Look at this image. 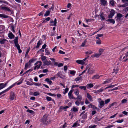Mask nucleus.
<instances>
[{
    "instance_id": "nucleus-1",
    "label": "nucleus",
    "mask_w": 128,
    "mask_h": 128,
    "mask_svg": "<svg viewBox=\"0 0 128 128\" xmlns=\"http://www.w3.org/2000/svg\"><path fill=\"white\" fill-rule=\"evenodd\" d=\"M50 121L48 120V118L46 115H44L41 120V122L44 125L48 124Z\"/></svg>"
},
{
    "instance_id": "nucleus-2",
    "label": "nucleus",
    "mask_w": 128,
    "mask_h": 128,
    "mask_svg": "<svg viewBox=\"0 0 128 128\" xmlns=\"http://www.w3.org/2000/svg\"><path fill=\"white\" fill-rule=\"evenodd\" d=\"M122 2L124 4L122 5H119L118 6L119 7H125L128 6V0H122Z\"/></svg>"
},
{
    "instance_id": "nucleus-3",
    "label": "nucleus",
    "mask_w": 128,
    "mask_h": 128,
    "mask_svg": "<svg viewBox=\"0 0 128 128\" xmlns=\"http://www.w3.org/2000/svg\"><path fill=\"white\" fill-rule=\"evenodd\" d=\"M18 36L16 37L15 38L14 40V43L15 45V46L18 49L20 48V45L18 44Z\"/></svg>"
},
{
    "instance_id": "nucleus-4",
    "label": "nucleus",
    "mask_w": 128,
    "mask_h": 128,
    "mask_svg": "<svg viewBox=\"0 0 128 128\" xmlns=\"http://www.w3.org/2000/svg\"><path fill=\"white\" fill-rule=\"evenodd\" d=\"M115 14V11L113 9H112L110 12L108 16V18L109 19L112 18Z\"/></svg>"
},
{
    "instance_id": "nucleus-5",
    "label": "nucleus",
    "mask_w": 128,
    "mask_h": 128,
    "mask_svg": "<svg viewBox=\"0 0 128 128\" xmlns=\"http://www.w3.org/2000/svg\"><path fill=\"white\" fill-rule=\"evenodd\" d=\"M15 83L14 84H13L12 85L10 86H9L7 89L4 90L2 92H0V95H2L3 93H5L6 92L8 91L12 87H13L15 85Z\"/></svg>"
},
{
    "instance_id": "nucleus-6",
    "label": "nucleus",
    "mask_w": 128,
    "mask_h": 128,
    "mask_svg": "<svg viewBox=\"0 0 128 128\" xmlns=\"http://www.w3.org/2000/svg\"><path fill=\"white\" fill-rule=\"evenodd\" d=\"M15 83L14 84H13L12 85L10 86H9L7 89L4 90L2 92H0V95H2L3 93H5L6 92L8 91L12 87H13L15 85Z\"/></svg>"
},
{
    "instance_id": "nucleus-7",
    "label": "nucleus",
    "mask_w": 128,
    "mask_h": 128,
    "mask_svg": "<svg viewBox=\"0 0 128 128\" xmlns=\"http://www.w3.org/2000/svg\"><path fill=\"white\" fill-rule=\"evenodd\" d=\"M74 91V90H71L68 93V96L70 98H71L72 99H76V98L74 97L73 95L72 94V92Z\"/></svg>"
},
{
    "instance_id": "nucleus-8",
    "label": "nucleus",
    "mask_w": 128,
    "mask_h": 128,
    "mask_svg": "<svg viewBox=\"0 0 128 128\" xmlns=\"http://www.w3.org/2000/svg\"><path fill=\"white\" fill-rule=\"evenodd\" d=\"M0 8L2 10H3L5 11H7L10 12L11 11L10 10L9 8L6 6H0Z\"/></svg>"
},
{
    "instance_id": "nucleus-9",
    "label": "nucleus",
    "mask_w": 128,
    "mask_h": 128,
    "mask_svg": "<svg viewBox=\"0 0 128 128\" xmlns=\"http://www.w3.org/2000/svg\"><path fill=\"white\" fill-rule=\"evenodd\" d=\"M42 40L40 39L39 41L38 42L37 45L36 47H34V48H33V50H34V49L35 48H38L40 46V45L42 44Z\"/></svg>"
},
{
    "instance_id": "nucleus-10",
    "label": "nucleus",
    "mask_w": 128,
    "mask_h": 128,
    "mask_svg": "<svg viewBox=\"0 0 128 128\" xmlns=\"http://www.w3.org/2000/svg\"><path fill=\"white\" fill-rule=\"evenodd\" d=\"M15 96V94L13 92H11L9 98L10 99L12 100H14Z\"/></svg>"
},
{
    "instance_id": "nucleus-11",
    "label": "nucleus",
    "mask_w": 128,
    "mask_h": 128,
    "mask_svg": "<svg viewBox=\"0 0 128 128\" xmlns=\"http://www.w3.org/2000/svg\"><path fill=\"white\" fill-rule=\"evenodd\" d=\"M43 63V66H45L46 65L48 66L51 63V62L50 61H48L46 60V61H44Z\"/></svg>"
},
{
    "instance_id": "nucleus-12",
    "label": "nucleus",
    "mask_w": 128,
    "mask_h": 128,
    "mask_svg": "<svg viewBox=\"0 0 128 128\" xmlns=\"http://www.w3.org/2000/svg\"><path fill=\"white\" fill-rule=\"evenodd\" d=\"M99 103L98 106L100 108H102L104 105V101L103 100H102L101 102H99Z\"/></svg>"
},
{
    "instance_id": "nucleus-13",
    "label": "nucleus",
    "mask_w": 128,
    "mask_h": 128,
    "mask_svg": "<svg viewBox=\"0 0 128 128\" xmlns=\"http://www.w3.org/2000/svg\"><path fill=\"white\" fill-rule=\"evenodd\" d=\"M56 76H58L59 78L63 79L64 76L62 74L61 71L58 72L56 74Z\"/></svg>"
},
{
    "instance_id": "nucleus-14",
    "label": "nucleus",
    "mask_w": 128,
    "mask_h": 128,
    "mask_svg": "<svg viewBox=\"0 0 128 128\" xmlns=\"http://www.w3.org/2000/svg\"><path fill=\"white\" fill-rule=\"evenodd\" d=\"M7 83V82H6L4 84V83L0 84V90L4 88L6 86Z\"/></svg>"
},
{
    "instance_id": "nucleus-15",
    "label": "nucleus",
    "mask_w": 128,
    "mask_h": 128,
    "mask_svg": "<svg viewBox=\"0 0 128 128\" xmlns=\"http://www.w3.org/2000/svg\"><path fill=\"white\" fill-rule=\"evenodd\" d=\"M8 36L10 39H12L14 38V36L11 32L9 33L8 35Z\"/></svg>"
},
{
    "instance_id": "nucleus-16",
    "label": "nucleus",
    "mask_w": 128,
    "mask_h": 128,
    "mask_svg": "<svg viewBox=\"0 0 128 128\" xmlns=\"http://www.w3.org/2000/svg\"><path fill=\"white\" fill-rule=\"evenodd\" d=\"M7 41V40L6 39H0V44H5V42Z\"/></svg>"
},
{
    "instance_id": "nucleus-17",
    "label": "nucleus",
    "mask_w": 128,
    "mask_h": 128,
    "mask_svg": "<svg viewBox=\"0 0 128 128\" xmlns=\"http://www.w3.org/2000/svg\"><path fill=\"white\" fill-rule=\"evenodd\" d=\"M87 97L88 98L90 101H92V98L91 96L88 93H87Z\"/></svg>"
},
{
    "instance_id": "nucleus-18",
    "label": "nucleus",
    "mask_w": 128,
    "mask_h": 128,
    "mask_svg": "<svg viewBox=\"0 0 128 128\" xmlns=\"http://www.w3.org/2000/svg\"><path fill=\"white\" fill-rule=\"evenodd\" d=\"M76 62L79 64L83 65L84 64V62H83L82 60H78L76 61Z\"/></svg>"
},
{
    "instance_id": "nucleus-19",
    "label": "nucleus",
    "mask_w": 128,
    "mask_h": 128,
    "mask_svg": "<svg viewBox=\"0 0 128 128\" xmlns=\"http://www.w3.org/2000/svg\"><path fill=\"white\" fill-rule=\"evenodd\" d=\"M53 22L54 23L53 25L54 26H56V18H55L54 20V21L53 20H51L50 22V23H52Z\"/></svg>"
},
{
    "instance_id": "nucleus-20",
    "label": "nucleus",
    "mask_w": 128,
    "mask_h": 128,
    "mask_svg": "<svg viewBox=\"0 0 128 128\" xmlns=\"http://www.w3.org/2000/svg\"><path fill=\"white\" fill-rule=\"evenodd\" d=\"M108 22H110V23H112V24H114L115 23V21L114 19H109L106 20Z\"/></svg>"
},
{
    "instance_id": "nucleus-21",
    "label": "nucleus",
    "mask_w": 128,
    "mask_h": 128,
    "mask_svg": "<svg viewBox=\"0 0 128 128\" xmlns=\"http://www.w3.org/2000/svg\"><path fill=\"white\" fill-rule=\"evenodd\" d=\"M0 17L3 18H9V16L4 14H0Z\"/></svg>"
},
{
    "instance_id": "nucleus-22",
    "label": "nucleus",
    "mask_w": 128,
    "mask_h": 128,
    "mask_svg": "<svg viewBox=\"0 0 128 128\" xmlns=\"http://www.w3.org/2000/svg\"><path fill=\"white\" fill-rule=\"evenodd\" d=\"M94 72V71L92 68H90L88 70V73L90 74H92Z\"/></svg>"
},
{
    "instance_id": "nucleus-23",
    "label": "nucleus",
    "mask_w": 128,
    "mask_h": 128,
    "mask_svg": "<svg viewBox=\"0 0 128 128\" xmlns=\"http://www.w3.org/2000/svg\"><path fill=\"white\" fill-rule=\"evenodd\" d=\"M78 108H77L75 107H73L72 108V109L71 110L72 111L74 112H78Z\"/></svg>"
},
{
    "instance_id": "nucleus-24",
    "label": "nucleus",
    "mask_w": 128,
    "mask_h": 128,
    "mask_svg": "<svg viewBox=\"0 0 128 128\" xmlns=\"http://www.w3.org/2000/svg\"><path fill=\"white\" fill-rule=\"evenodd\" d=\"M94 86V85L93 84L90 83L88 84L86 86L87 88H91L92 87Z\"/></svg>"
},
{
    "instance_id": "nucleus-25",
    "label": "nucleus",
    "mask_w": 128,
    "mask_h": 128,
    "mask_svg": "<svg viewBox=\"0 0 128 128\" xmlns=\"http://www.w3.org/2000/svg\"><path fill=\"white\" fill-rule=\"evenodd\" d=\"M44 81L47 82L49 84L51 85L52 83V81L51 80H50L48 78H46Z\"/></svg>"
},
{
    "instance_id": "nucleus-26",
    "label": "nucleus",
    "mask_w": 128,
    "mask_h": 128,
    "mask_svg": "<svg viewBox=\"0 0 128 128\" xmlns=\"http://www.w3.org/2000/svg\"><path fill=\"white\" fill-rule=\"evenodd\" d=\"M36 59L32 58V59L30 60H29L28 62L30 64L34 62V61H36Z\"/></svg>"
},
{
    "instance_id": "nucleus-27",
    "label": "nucleus",
    "mask_w": 128,
    "mask_h": 128,
    "mask_svg": "<svg viewBox=\"0 0 128 128\" xmlns=\"http://www.w3.org/2000/svg\"><path fill=\"white\" fill-rule=\"evenodd\" d=\"M100 2H101V5L103 6H105L107 2L105 0H101Z\"/></svg>"
},
{
    "instance_id": "nucleus-28",
    "label": "nucleus",
    "mask_w": 128,
    "mask_h": 128,
    "mask_svg": "<svg viewBox=\"0 0 128 128\" xmlns=\"http://www.w3.org/2000/svg\"><path fill=\"white\" fill-rule=\"evenodd\" d=\"M10 26H11V30H12L13 32L14 33L15 32L13 24H10Z\"/></svg>"
},
{
    "instance_id": "nucleus-29",
    "label": "nucleus",
    "mask_w": 128,
    "mask_h": 128,
    "mask_svg": "<svg viewBox=\"0 0 128 128\" xmlns=\"http://www.w3.org/2000/svg\"><path fill=\"white\" fill-rule=\"evenodd\" d=\"M99 78L100 76L98 74H96L94 75L92 78L93 79H96L98 78Z\"/></svg>"
},
{
    "instance_id": "nucleus-30",
    "label": "nucleus",
    "mask_w": 128,
    "mask_h": 128,
    "mask_svg": "<svg viewBox=\"0 0 128 128\" xmlns=\"http://www.w3.org/2000/svg\"><path fill=\"white\" fill-rule=\"evenodd\" d=\"M50 11L49 10L46 11L45 13L44 14V16H49L50 14Z\"/></svg>"
},
{
    "instance_id": "nucleus-31",
    "label": "nucleus",
    "mask_w": 128,
    "mask_h": 128,
    "mask_svg": "<svg viewBox=\"0 0 128 128\" xmlns=\"http://www.w3.org/2000/svg\"><path fill=\"white\" fill-rule=\"evenodd\" d=\"M111 80V79L110 78L106 80L103 83V84H105L110 82V80Z\"/></svg>"
},
{
    "instance_id": "nucleus-32",
    "label": "nucleus",
    "mask_w": 128,
    "mask_h": 128,
    "mask_svg": "<svg viewBox=\"0 0 128 128\" xmlns=\"http://www.w3.org/2000/svg\"><path fill=\"white\" fill-rule=\"evenodd\" d=\"M76 99L80 101H81L82 99V97L81 96L78 95V96Z\"/></svg>"
},
{
    "instance_id": "nucleus-33",
    "label": "nucleus",
    "mask_w": 128,
    "mask_h": 128,
    "mask_svg": "<svg viewBox=\"0 0 128 128\" xmlns=\"http://www.w3.org/2000/svg\"><path fill=\"white\" fill-rule=\"evenodd\" d=\"M81 89H83L84 90H86V87L85 86H81L79 87Z\"/></svg>"
},
{
    "instance_id": "nucleus-34",
    "label": "nucleus",
    "mask_w": 128,
    "mask_h": 128,
    "mask_svg": "<svg viewBox=\"0 0 128 128\" xmlns=\"http://www.w3.org/2000/svg\"><path fill=\"white\" fill-rule=\"evenodd\" d=\"M79 92V91L78 89H76L74 91V93L76 95L78 96V94Z\"/></svg>"
},
{
    "instance_id": "nucleus-35",
    "label": "nucleus",
    "mask_w": 128,
    "mask_h": 128,
    "mask_svg": "<svg viewBox=\"0 0 128 128\" xmlns=\"http://www.w3.org/2000/svg\"><path fill=\"white\" fill-rule=\"evenodd\" d=\"M122 17V15L120 13H118L117 14L116 16V18H121Z\"/></svg>"
},
{
    "instance_id": "nucleus-36",
    "label": "nucleus",
    "mask_w": 128,
    "mask_h": 128,
    "mask_svg": "<svg viewBox=\"0 0 128 128\" xmlns=\"http://www.w3.org/2000/svg\"><path fill=\"white\" fill-rule=\"evenodd\" d=\"M87 113H86L85 114H84L82 116V118L83 119H85L87 117Z\"/></svg>"
},
{
    "instance_id": "nucleus-37",
    "label": "nucleus",
    "mask_w": 128,
    "mask_h": 128,
    "mask_svg": "<svg viewBox=\"0 0 128 128\" xmlns=\"http://www.w3.org/2000/svg\"><path fill=\"white\" fill-rule=\"evenodd\" d=\"M30 64L28 62L26 63L25 65V66L24 68V69L25 70H26L27 68H28V66L30 65Z\"/></svg>"
},
{
    "instance_id": "nucleus-38",
    "label": "nucleus",
    "mask_w": 128,
    "mask_h": 128,
    "mask_svg": "<svg viewBox=\"0 0 128 128\" xmlns=\"http://www.w3.org/2000/svg\"><path fill=\"white\" fill-rule=\"evenodd\" d=\"M104 118V117H102L101 118L99 119L98 117H96L95 118V120L97 121H100L102 120V119L103 118Z\"/></svg>"
},
{
    "instance_id": "nucleus-39",
    "label": "nucleus",
    "mask_w": 128,
    "mask_h": 128,
    "mask_svg": "<svg viewBox=\"0 0 128 128\" xmlns=\"http://www.w3.org/2000/svg\"><path fill=\"white\" fill-rule=\"evenodd\" d=\"M77 125H78V126H79V124H78L77 122H76L73 124L72 126V127H75Z\"/></svg>"
},
{
    "instance_id": "nucleus-40",
    "label": "nucleus",
    "mask_w": 128,
    "mask_h": 128,
    "mask_svg": "<svg viewBox=\"0 0 128 128\" xmlns=\"http://www.w3.org/2000/svg\"><path fill=\"white\" fill-rule=\"evenodd\" d=\"M110 3L112 6H114V1L113 0H112L110 2Z\"/></svg>"
},
{
    "instance_id": "nucleus-41",
    "label": "nucleus",
    "mask_w": 128,
    "mask_h": 128,
    "mask_svg": "<svg viewBox=\"0 0 128 128\" xmlns=\"http://www.w3.org/2000/svg\"><path fill=\"white\" fill-rule=\"evenodd\" d=\"M68 90H69V88H66L65 90L63 92L64 94H65L66 93H67L68 92Z\"/></svg>"
},
{
    "instance_id": "nucleus-42",
    "label": "nucleus",
    "mask_w": 128,
    "mask_h": 128,
    "mask_svg": "<svg viewBox=\"0 0 128 128\" xmlns=\"http://www.w3.org/2000/svg\"><path fill=\"white\" fill-rule=\"evenodd\" d=\"M42 62H41L40 63V64L39 65H37L35 66L36 67V68L37 69H38L39 68L40 66L42 65Z\"/></svg>"
},
{
    "instance_id": "nucleus-43",
    "label": "nucleus",
    "mask_w": 128,
    "mask_h": 128,
    "mask_svg": "<svg viewBox=\"0 0 128 128\" xmlns=\"http://www.w3.org/2000/svg\"><path fill=\"white\" fill-rule=\"evenodd\" d=\"M46 98L47 100L48 101H51L52 100V99L50 97H49L48 96H47L46 97Z\"/></svg>"
},
{
    "instance_id": "nucleus-44",
    "label": "nucleus",
    "mask_w": 128,
    "mask_h": 128,
    "mask_svg": "<svg viewBox=\"0 0 128 128\" xmlns=\"http://www.w3.org/2000/svg\"><path fill=\"white\" fill-rule=\"evenodd\" d=\"M33 70L32 69H30V70H28L26 71L25 72H24V74H23L22 75H24V74H26V73H28V72H32V71Z\"/></svg>"
},
{
    "instance_id": "nucleus-45",
    "label": "nucleus",
    "mask_w": 128,
    "mask_h": 128,
    "mask_svg": "<svg viewBox=\"0 0 128 128\" xmlns=\"http://www.w3.org/2000/svg\"><path fill=\"white\" fill-rule=\"evenodd\" d=\"M45 52H46V54H47V55H48L50 54V52H49V51L48 50L47 48H46L45 49Z\"/></svg>"
},
{
    "instance_id": "nucleus-46",
    "label": "nucleus",
    "mask_w": 128,
    "mask_h": 128,
    "mask_svg": "<svg viewBox=\"0 0 128 128\" xmlns=\"http://www.w3.org/2000/svg\"><path fill=\"white\" fill-rule=\"evenodd\" d=\"M103 14H104L103 13H102L100 14V17L102 20H104L105 19V18L104 17V16L103 15Z\"/></svg>"
},
{
    "instance_id": "nucleus-47",
    "label": "nucleus",
    "mask_w": 128,
    "mask_h": 128,
    "mask_svg": "<svg viewBox=\"0 0 128 128\" xmlns=\"http://www.w3.org/2000/svg\"><path fill=\"white\" fill-rule=\"evenodd\" d=\"M119 70L118 69H116L115 70V69H113V72H112V73H115V74H116L118 72V71Z\"/></svg>"
},
{
    "instance_id": "nucleus-48",
    "label": "nucleus",
    "mask_w": 128,
    "mask_h": 128,
    "mask_svg": "<svg viewBox=\"0 0 128 128\" xmlns=\"http://www.w3.org/2000/svg\"><path fill=\"white\" fill-rule=\"evenodd\" d=\"M46 94H47L48 95L50 96H56V95L54 94H53L52 93H46Z\"/></svg>"
},
{
    "instance_id": "nucleus-49",
    "label": "nucleus",
    "mask_w": 128,
    "mask_h": 128,
    "mask_svg": "<svg viewBox=\"0 0 128 128\" xmlns=\"http://www.w3.org/2000/svg\"><path fill=\"white\" fill-rule=\"evenodd\" d=\"M110 100V98H108L105 100V102L106 104H107L109 102Z\"/></svg>"
},
{
    "instance_id": "nucleus-50",
    "label": "nucleus",
    "mask_w": 128,
    "mask_h": 128,
    "mask_svg": "<svg viewBox=\"0 0 128 128\" xmlns=\"http://www.w3.org/2000/svg\"><path fill=\"white\" fill-rule=\"evenodd\" d=\"M100 55V54L99 53L96 54H94V56L96 58L98 57Z\"/></svg>"
},
{
    "instance_id": "nucleus-51",
    "label": "nucleus",
    "mask_w": 128,
    "mask_h": 128,
    "mask_svg": "<svg viewBox=\"0 0 128 128\" xmlns=\"http://www.w3.org/2000/svg\"><path fill=\"white\" fill-rule=\"evenodd\" d=\"M86 40H85L84 41V42H83L81 45V46H82L83 47L86 44Z\"/></svg>"
},
{
    "instance_id": "nucleus-52",
    "label": "nucleus",
    "mask_w": 128,
    "mask_h": 128,
    "mask_svg": "<svg viewBox=\"0 0 128 128\" xmlns=\"http://www.w3.org/2000/svg\"><path fill=\"white\" fill-rule=\"evenodd\" d=\"M104 52V50L100 48L99 50V53L100 55H101L102 53Z\"/></svg>"
},
{
    "instance_id": "nucleus-53",
    "label": "nucleus",
    "mask_w": 128,
    "mask_h": 128,
    "mask_svg": "<svg viewBox=\"0 0 128 128\" xmlns=\"http://www.w3.org/2000/svg\"><path fill=\"white\" fill-rule=\"evenodd\" d=\"M96 43L98 44H100L101 43V41L100 39L98 40H96Z\"/></svg>"
},
{
    "instance_id": "nucleus-54",
    "label": "nucleus",
    "mask_w": 128,
    "mask_h": 128,
    "mask_svg": "<svg viewBox=\"0 0 128 128\" xmlns=\"http://www.w3.org/2000/svg\"><path fill=\"white\" fill-rule=\"evenodd\" d=\"M40 94V93L37 92H35L34 93V96H37L38 95Z\"/></svg>"
},
{
    "instance_id": "nucleus-55",
    "label": "nucleus",
    "mask_w": 128,
    "mask_h": 128,
    "mask_svg": "<svg viewBox=\"0 0 128 128\" xmlns=\"http://www.w3.org/2000/svg\"><path fill=\"white\" fill-rule=\"evenodd\" d=\"M81 78V76L77 77L75 79V80L76 82L80 80Z\"/></svg>"
},
{
    "instance_id": "nucleus-56",
    "label": "nucleus",
    "mask_w": 128,
    "mask_h": 128,
    "mask_svg": "<svg viewBox=\"0 0 128 128\" xmlns=\"http://www.w3.org/2000/svg\"><path fill=\"white\" fill-rule=\"evenodd\" d=\"M76 72L74 70H72L70 72V74L73 75H74L75 74Z\"/></svg>"
},
{
    "instance_id": "nucleus-57",
    "label": "nucleus",
    "mask_w": 128,
    "mask_h": 128,
    "mask_svg": "<svg viewBox=\"0 0 128 128\" xmlns=\"http://www.w3.org/2000/svg\"><path fill=\"white\" fill-rule=\"evenodd\" d=\"M79 86V85H73L72 86L71 88L72 89L74 88H75L76 87H78Z\"/></svg>"
},
{
    "instance_id": "nucleus-58",
    "label": "nucleus",
    "mask_w": 128,
    "mask_h": 128,
    "mask_svg": "<svg viewBox=\"0 0 128 128\" xmlns=\"http://www.w3.org/2000/svg\"><path fill=\"white\" fill-rule=\"evenodd\" d=\"M0 27L1 28H2V29L0 30V31L4 30L5 28V27L3 25H0Z\"/></svg>"
},
{
    "instance_id": "nucleus-59",
    "label": "nucleus",
    "mask_w": 128,
    "mask_h": 128,
    "mask_svg": "<svg viewBox=\"0 0 128 128\" xmlns=\"http://www.w3.org/2000/svg\"><path fill=\"white\" fill-rule=\"evenodd\" d=\"M92 53V51L89 50L86 52V54H89Z\"/></svg>"
},
{
    "instance_id": "nucleus-60",
    "label": "nucleus",
    "mask_w": 128,
    "mask_h": 128,
    "mask_svg": "<svg viewBox=\"0 0 128 128\" xmlns=\"http://www.w3.org/2000/svg\"><path fill=\"white\" fill-rule=\"evenodd\" d=\"M26 84L27 85L30 86H32L33 85V84L32 83L29 81H26Z\"/></svg>"
},
{
    "instance_id": "nucleus-61",
    "label": "nucleus",
    "mask_w": 128,
    "mask_h": 128,
    "mask_svg": "<svg viewBox=\"0 0 128 128\" xmlns=\"http://www.w3.org/2000/svg\"><path fill=\"white\" fill-rule=\"evenodd\" d=\"M104 90V89H103V88H101L99 90H98L97 92H102Z\"/></svg>"
},
{
    "instance_id": "nucleus-62",
    "label": "nucleus",
    "mask_w": 128,
    "mask_h": 128,
    "mask_svg": "<svg viewBox=\"0 0 128 128\" xmlns=\"http://www.w3.org/2000/svg\"><path fill=\"white\" fill-rule=\"evenodd\" d=\"M80 102L78 100L76 101L75 102V104L77 106H79L80 105Z\"/></svg>"
},
{
    "instance_id": "nucleus-63",
    "label": "nucleus",
    "mask_w": 128,
    "mask_h": 128,
    "mask_svg": "<svg viewBox=\"0 0 128 128\" xmlns=\"http://www.w3.org/2000/svg\"><path fill=\"white\" fill-rule=\"evenodd\" d=\"M96 127V125H94L93 126L91 125L89 126V128H95Z\"/></svg>"
},
{
    "instance_id": "nucleus-64",
    "label": "nucleus",
    "mask_w": 128,
    "mask_h": 128,
    "mask_svg": "<svg viewBox=\"0 0 128 128\" xmlns=\"http://www.w3.org/2000/svg\"><path fill=\"white\" fill-rule=\"evenodd\" d=\"M58 52L59 54H65V52H64L61 50H59Z\"/></svg>"
}]
</instances>
